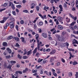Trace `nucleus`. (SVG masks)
Wrapping results in <instances>:
<instances>
[{
    "label": "nucleus",
    "instance_id": "nucleus-46",
    "mask_svg": "<svg viewBox=\"0 0 78 78\" xmlns=\"http://www.w3.org/2000/svg\"><path fill=\"white\" fill-rule=\"evenodd\" d=\"M69 76H72V72H70L69 73Z\"/></svg>",
    "mask_w": 78,
    "mask_h": 78
},
{
    "label": "nucleus",
    "instance_id": "nucleus-14",
    "mask_svg": "<svg viewBox=\"0 0 78 78\" xmlns=\"http://www.w3.org/2000/svg\"><path fill=\"white\" fill-rule=\"evenodd\" d=\"M56 50L55 49H54L53 50H52L51 51V52L50 54H51V55H53V54H55V53H56Z\"/></svg>",
    "mask_w": 78,
    "mask_h": 78
},
{
    "label": "nucleus",
    "instance_id": "nucleus-43",
    "mask_svg": "<svg viewBox=\"0 0 78 78\" xmlns=\"http://www.w3.org/2000/svg\"><path fill=\"white\" fill-rule=\"evenodd\" d=\"M38 15H39V16H40V17H41V18H42V19H43L44 16H42V15H41V14L40 13H38Z\"/></svg>",
    "mask_w": 78,
    "mask_h": 78
},
{
    "label": "nucleus",
    "instance_id": "nucleus-56",
    "mask_svg": "<svg viewBox=\"0 0 78 78\" xmlns=\"http://www.w3.org/2000/svg\"><path fill=\"white\" fill-rule=\"evenodd\" d=\"M55 30V28H53L50 31L51 32H53Z\"/></svg>",
    "mask_w": 78,
    "mask_h": 78
},
{
    "label": "nucleus",
    "instance_id": "nucleus-25",
    "mask_svg": "<svg viewBox=\"0 0 78 78\" xmlns=\"http://www.w3.org/2000/svg\"><path fill=\"white\" fill-rule=\"evenodd\" d=\"M31 51H32L31 50H30L28 51L27 54V55H31Z\"/></svg>",
    "mask_w": 78,
    "mask_h": 78
},
{
    "label": "nucleus",
    "instance_id": "nucleus-30",
    "mask_svg": "<svg viewBox=\"0 0 78 78\" xmlns=\"http://www.w3.org/2000/svg\"><path fill=\"white\" fill-rule=\"evenodd\" d=\"M37 25L36 24V23H35L34 24V30H36L37 29Z\"/></svg>",
    "mask_w": 78,
    "mask_h": 78
},
{
    "label": "nucleus",
    "instance_id": "nucleus-36",
    "mask_svg": "<svg viewBox=\"0 0 78 78\" xmlns=\"http://www.w3.org/2000/svg\"><path fill=\"white\" fill-rule=\"evenodd\" d=\"M15 28L17 30V31H19V26L18 25H16L15 26Z\"/></svg>",
    "mask_w": 78,
    "mask_h": 78
},
{
    "label": "nucleus",
    "instance_id": "nucleus-53",
    "mask_svg": "<svg viewBox=\"0 0 78 78\" xmlns=\"http://www.w3.org/2000/svg\"><path fill=\"white\" fill-rule=\"evenodd\" d=\"M20 23L21 24H23V23H24V21H23V20H21Z\"/></svg>",
    "mask_w": 78,
    "mask_h": 78
},
{
    "label": "nucleus",
    "instance_id": "nucleus-19",
    "mask_svg": "<svg viewBox=\"0 0 78 78\" xmlns=\"http://www.w3.org/2000/svg\"><path fill=\"white\" fill-rule=\"evenodd\" d=\"M28 68H26L25 69L23 70V73H26V72H28Z\"/></svg>",
    "mask_w": 78,
    "mask_h": 78
},
{
    "label": "nucleus",
    "instance_id": "nucleus-45",
    "mask_svg": "<svg viewBox=\"0 0 78 78\" xmlns=\"http://www.w3.org/2000/svg\"><path fill=\"white\" fill-rule=\"evenodd\" d=\"M69 28L71 30H74L73 29V26H69Z\"/></svg>",
    "mask_w": 78,
    "mask_h": 78
},
{
    "label": "nucleus",
    "instance_id": "nucleus-4",
    "mask_svg": "<svg viewBox=\"0 0 78 78\" xmlns=\"http://www.w3.org/2000/svg\"><path fill=\"white\" fill-rule=\"evenodd\" d=\"M8 16L10 17V20L12 22H14L15 21V19L12 17V16H11V14L10 13H9Z\"/></svg>",
    "mask_w": 78,
    "mask_h": 78
},
{
    "label": "nucleus",
    "instance_id": "nucleus-35",
    "mask_svg": "<svg viewBox=\"0 0 78 78\" xmlns=\"http://www.w3.org/2000/svg\"><path fill=\"white\" fill-rule=\"evenodd\" d=\"M37 44L38 49H39V48H40V46H41V44L39 43H37Z\"/></svg>",
    "mask_w": 78,
    "mask_h": 78
},
{
    "label": "nucleus",
    "instance_id": "nucleus-5",
    "mask_svg": "<svg viewBox=\"0 0 78 78\" xmlns=\"http://www.w3.org/2000/svg\"><path fill=\"white\" fill-rule=\"evenodd\" d=\"M59 8H60V12H59V14H60L61 13V12L62 11V9H63V8H62V5H59Z\"/></svg>",
    "mask_w": 78,
    "mask_h": 78
},
{
    "label": "nucleus",
    "instance_id": "nucleus-50",
    "mask_svg": "<svg viewBox=\"0 0 78 78\" xmlns=\"http://www.w3.org/2000/svg\"><path fill=\"white\" fill-rule=\"evenodd\" d=\"M32 72L33 73H36V72H37V70H32Z\"/></svg>",
    "mask_w": 78,
    "mask_h": 78
},
{
    "label": "nucleus",
    "instance_id": "nucleus-11",
    "mask_svg": "<svg viewBox=\"0 0 78 78\" xmlns=\"http://www.w3.org/2000/svg\"><path fill=\"white\" fill-rule=\"evenodd\" d=\"M12 65H11L10 64H9V65L7 67V69H9V70H12Z\"/></svg>",
    "mask_w": 78,
    "mask_h": 78
},
{
    "label": "nucleus",
    "instance_id": "nucleus-7",
    "mask_svg": "<svg viewBox=\"0 0 78 78\" xmlns=\"http://www.w3.org/2000/svg\"><path fill=\"white\" fill-rule=\"evenodd\" d=\"M42 36L44 38H47V34L46 33H43L42 34Z\"/></svg>",
    "mask_w": 78,
    "mask_h": 78
},
{
    "label": "nucleus",
    "instance_id": "nucleus-10",
    "mask_svg": "<svg viewBox=\"0 0 78 78\" xmlns=\"http://www.w3.org/2000/svg\"><path fill=\"white\" fill-rule=\"evenodd\" d=\"M9 18V16H8L7 17H3V20L5 21L6 22L7 20H8V19Z\"/></svg>",
    "mask_w": 78,
    "mask_h": 78
},
{
    "label": "nucleus",
    "instance_id": "nucleus-52",
    "mask_svg": "<svg viewBox=\"0 0 78 78\" xmlns=\"http://www.w3.org/2000/svg\"><path fill=\"white\" fill-rule=\"evenodd\" d=\"M44 73H45L47 75H48V76L49 75L48 74V72L47 71H44Z\"/></svg>",
    "mask_w": 78,
    "mask_h": 78
},
{
    "label": "nucleus",
    "instance_id": "nucleus-37",
    "mask_svg": "<svg viewBox=\"0 0 78 78\" xmlns=\"http://www.w3.org/2000/svg\"><path fill=\"white\" fill-rule=\"evenodd\" d=\"M16 7L17 8H21V7H22V5H16Z\"/></svg>",
    "mask_w": 78,
    "mask_h": 78
},
{
    "label": "nucleus",
    "instance_id": "nucleus-15",
    "mask_svg": "<svg viewBox=\"0 0 78 78\" xmlns=\"http://www.w3.org/2000/svg\"><path fill=\"white\" fill-rule=\"evenodd\" d=\"M13 39H14L15 41H20V38L17 37H13Z\"/></svg>",
    "mask_w": 78,
    "mask_h": 78
},
{
    "label": "nucleus",
    "instance_id": "nucleus-13",
    "mask_svg": "<svg viewBox=\"0 0 78 78\" xmlns=\"http://www.w3.org/2000/svg\"><path fill=\"white\" fill-rule=\"evenodd\" d=\"M69 54L70 56V57L69 58V59H71V58H73V57H74V55H72V52H69Z\"/></svg>",
    "mask_w": 78,
    "mask_h": 78
},
{
    "label": "nucleus",
    "instance_id": "nucleus-62",
    "mask_svg": "<svg viewBox=\"0 0 78 78\" xmlns=\"http://www.w3.org/2000/svg\"><path fill=\"white\" fill-rule=\"evenodd\" d=\"M28 31L29 32H33V31L30 29H28Z\"/></svg>",
    "mask_w": 78,
    "mask_h": 78
},
{
    "label": "nucleus",
    "instance_id": "nucleus-28",
    "mask_svg": "<svg viewBox=\"0 0 78 78\" xmlns=\"http://www.w3.org/2000/svg\"><path fill=\"white\" fill-rule=\"evenodd\" d=\"M73 64L74 66H75V65H76V64H78V62H76V61H74L73 62Z\"/></svg>",
    "mask_w": 78,
    "mask_h": 78
},
{
    "label": "nucleus",
    "instance_id": "nucleus-29",
    "mask_svg": "<svg viewBox=\"0 0 78 78\" xmlns=\"http://www.w3.org/2000/svg\"><path fill=\"white\" fill-rule=\"evenodd\" d=\"M68 50L69 51H75V49H72V48H68Z\"/></svg>",
    "mask_w": 78,
    "mask_h": 78
},
{
    "label": "nucleus",
    "instance_id": "nucleus-2",
    "mask_svg": "<svg viewBox=\"0 0 78 78\" xmlns=\"http://www.w3.org/2000/svg\"><path fill=\"white\" fill-rule=\"evenodd\" d=\"M64 39H65V38H64L63 37H60L59 36L58 37V40L59 41H60V42H62L64 41Z\"/></svg>",
    "mask_w": 78,
    "mask_h": 78
},
{
    "label": "nucleus",
    "instance_id": "nucleus-34",
    "mask_svg": "<svg viewBox=\"0 0 78 78\" xmlns=\"http://www.w3.org/2000/svg\"><path fill=\"white\" fill-rule=\"evenodd\" d=\"M17 57L18 58H19V59H22V56L20 55V54H18L17 55Z\"/></svg>",
    "mask_w": 78,
    "mask_h": 78
},
{
    "label": "nucleus",
    "instance_id": "nucleus-22",
    "mask_svg": "<svg viewBox=\"0 0 78 78\" xmlns=\"http://www.w3.org/2000/svg\"><path fill=\"white\" fill-rule=\"evenodd\" d=\"M10 63H11L12 65H13V64H16V62L15 61L12 60L10 61Z\"/></svg>",
    "mask_w": 78,
    "mask_h": 78
},
{
    "label": "nucleus",
    "instance_id": "nucleus-23",
    "mask_svg": "<svg viewBox=\"0 0 78 78\" xmlns=\"http://www.w3.org/2000/svg\"><path fill=\"white\" fill-rule=\"evenodd\" d=\"M20 39L21 40V42H25V38L23 37H21L20 38Z\"/></svg>",
    "mask_w": 78,
    "mask_h": 78
},
{
    "label": "nucleus",
    "instance_id": "nucleus-18",
    "mask_svg": "<svg viewBox=\"0 0 78 78\" xmlns=\"http://www.w3.org/2000/svg\"><path fill=\"white\" fill-rule=\"evenodd\" d=\"M13 38V37H12V36H9L7 38V40H10L11 39H12Z\"/></svg>",
    "mask_w": 78,
    "mask_h": 78
},
{
    "label": "nucleus",
    "instance_id": "nucleus-48",
    "mask_svg": "<svg viewBox=\"0 0 78 78\" xmlns=\"http://www.w3.org/2000/svg\"><path fill=\"white\" fill-rule=\"evenodd\" d=\"M64 44H66V46L67 47H69V43L67 42H66Z\"/></svg>",
    "mask_w": 78,
    "mask_h": 78
},
{
    "label": "nucleus",
    "instance_id": "nucleus-40",
    "mask_svg": "<svg viewBox=\"0 0 78 78\" xmlns=\"http://www.w3.org/2000/svg\"><path fill=\"white\" fill-rule=\"evenodd\" d=\"M15 47H20V45H19L18 43H16V45H15Z\"/></svg>",
    "mask_w": 78,
    "mask_h": 78
},
{
    "label": "nucleus",
    "instance_id": "nucleus-55",
    "mask_svg": "<svg viewBox=\"0 0 78 78\" xmlns=\"http://www.w3.org/2000/svg\"><path fill=\"white\" fill-rule=\"evenodd\" d=\"M37 51L36 50H34L33 52V55L34 56V54L35 55V53H36Z\"/></svg>",
    "mask_w": 78,
    "mask_h": 78
},
{
    "label": "nucleus",
    "instance_id": "nucleus-9",
    "mask_svg": "<svg viewBox=\"0 0 78 78\" xmlns=\"http://www.w3.org/2000/svg\"><path fill=\"white\" fill-rule=\"evenodd\" d=\"M6 50L8 51L9 54H11V53H12V51H11V49H10L9 48H7Z\"/></svg>",
    "mask_w": 78,
    "mask_h": 78
},
{
    "label": "nucleus",
    "instance_id": "nucleus-8",
    "mask_svg": "<svg viewBox=\"0 0 78 78\" xmlns=\"http://www.w3.org/2000/svg\"><path fill=\"white\" fill-rule=\"evenodd\" d=\"M58 30H62L64 29V27L61 25H58Z\"/></svg>",
    "mask_w": 78,
    "mask_h": 78
},
{
    "label": "nucleus",
    "instance_id": "nucleus-12",
    "mask_svg": "<svg viewBox=\"0 0 78 78\" xmlns=\"http://www.w3.org/2000/svg\"><path fill=\"white\" fill-rule=\"evenodd\" d=\"M32 6L31 7V9H34V6H36V4L35 3H33L31 4Z\"/></svg>",
    "mask_w": 78,
    "mask_h": 78
},
{
    "label": "nucleus",
    "instance_id": "nucleus-6",
    "mask_svg": "<svg viewBox=\"0 0 78 78\" xmlns=\"http://www.w3.org/2000/svg\"><path fill=\"white\" fill-rule=\"evenodd\" d=\"M59 0H51L50 1L51 3H53L54 2L55 3H57V2H59Z\"/></svg>",
    "mask_w": 78,
    "mask_h": 78
},
{
    "label": "nucleus",
    "instance_id": "nucleus-27",
    "mask_svg": "<svg viewBox=\"0 0 78 78\" xmlns=\"http://www.w3.org/2000/svg\"><path fill=\"white\" fill-rule=\"evenodd\" d=\"M36 9L37 12H39V9H40V7H39V6H37L36 7Z\"/></svg>",
    "mask_w": 78,
    "mask_h": 78
},
{
    "label": "nucleus",
    "instance_id": "nucleus-51",
    "mask_svg": "<svg viewBox=\"0 0 78 78\" xmlns=\"http://www.w3.org/2000/svg\"><path fill=\"white\" fill-rule=\"evenodd\" d=\"M5 21L3 20L0 21V23H5Z\"/></svg>",
    "mask_w": 78,
    "mask_h": 78
},
{
    "label": "nucleus",
    "instance_id": "nucleus-17",
    "mask_svg": "<svg viewBox=\"0 0 78 78\" xmlns=\"http://www.w3.org/2000/svg\"><path fill=\"white\" fill-rule=\"evenodd\" d=\"M15 73L17 75L18 73H19L20 74H22V72L20 71H18L16 72Z\"/></svg>",
    "mask_w": 78,
    "mask_h": 78
},
{
    "label": "nucleus",
    "instance_id": "nucleus-31",
    "mask_svg": "<svg viewBox=\"0 0 78 78\" xmlns=\"http://www.w3.org/2000/svg\"><path fill=\"white\" fill-rule=\"evenodd\" d=\"M43 61V59H41L40 58H39L38 59V62H39V63H40L41 61Z\"/></svg>",
    "mask_w": 78,
    "mask_h": 78
},
{
    "label": "nucleus",
    "instance_id": "nucleus-41",
    "mask_svg": "<svg viewBox=\"0 0 78 78\" xmlns=\"http://www.w3.org/2000/svg\"><path fill=\"white\" fill-rule=\"evenodd\" d=\"M8 6V3H4L3 5L4 7H6Z\"/></svg>",
    "mask_w": 78,
    "mask_h": 78
},
{
    "label": "nucleus",
    "instance_id": "nucleus-42",
    "mask_svg": "<svg viewBox=\"0 0 78 78\" xmlns=\"http://www.w3.org/2000/svg\"><path fill=\"white\" fill-rule=\"evenodd\" d=\"M6 59H10L11 56L10 55H7L5 56Z\"/></svg>",
    "mask_w": 78,
    "mask_h": 78
},
{
    "label": "nucleus",
    "instance_id": "nucleus-58",
    "mask_svg": "<svg viewBox=\"0 0 78 78\" xmlns=\"http://www.w3.org/2000/svg\"><path fill=\"white\" fill-rule=\"evenodd\" d=\"M63 6L64 7V8H67V4H66V3H64Z\"/></svg>",
    "mask_w": 78,
    "mask_h": 78
},
{
    "label": "nucleus",
    "instance_id": "nucleus-39",
    "mask_svg": "<svg viewBox=\"0 0 78 78\" xmlns=\"http://www.w3.org/2000/svg\"><path fill=\"white\" fill-rule=\"evenodd\" d=\"M52 74L54 76H55L56 77L57 76V74H56V73L55 72H53Z\"/></svg>",
    "mask_w": 78,
    "mask_h": 78
},
{
    "label": "nucleus",
    "instance_id": "nucleus-60",
    "mask_svg": "<svg viewBox=\"0 0 78 78\" xmlns=\"http://www.w3.org/2000/svg\"><path fill=\"white\" fill-rule=\"evenodd\" d=\"M39 55V52H37V53L35 55V56H37V57H39V56H38V55Z\"/></svg>",
    "mask_w": 78,
    "mask_h": 78
},
{
    "label": "nucleus",
    "instance_id": "nucleus-33",
    "mask_svg": "<svg viewBox=\"0 0 78 78\" xmlns=\"http://www.w3.org/2000/svg\"><path fill=\"white\" fill-rule=\"evenodd\" d=\"M12 13L13 16H16V11L14 10L12 11Z\"/></svg>",
    "mask_w": 78,
    "mask_h": 78
},
{
    "label": "nucleus",
    "instance_id": "nucleus-26",
    "mask_svg": "<svg viewBox=\"0 0 78 78\" xmlns=\"http://www.w3.org/2000/svg\"><path fill=\"white\" fill-rule=\"evenodd\" d=\"M39 17H37L35 18V20H34V21H33L32 22L34 23H36V21H37V20H38Z\"/></svg>",
    "mask_w": 78,
    "mask_h": 78
},
{
    "label": "nucleus",
    "instance_id": "nucleus-24",
    "mask_svg": "<svg viewBox=\"0 0 78 78\" xmlns=\"http://www.w3.org/2000/svg\"><path fill=\"white\" fill-rule=\"evenodd\" d=\"M54 61V57H51L50 58V62H53Z\"/></svg>",
    "mask_w": 78,
    "mask_h": 78
},
{
    "label": "nucleus",
    "instance_id": "nucleus-63",
    "mask_svg": "<svg viewBox=\"0 0 78 78\" xmlns=\"http://www.w3.org/2000/svg\"><path fill=\"white\" fill-rule=\"evenodd\" d=\"M61 60L62 62H65V60L64 59V58H62Z\"/></svg>",
    "mask_w": 78,
    "mask_h": 78
},
{
    "label": "nucleus",
    "instance_id": "nucleus-64",
    "mask_svg": "<svg viewBox=\"0 0 78 78\" xmlns=\"http://www.w3.org/2000/svg\"><path fill=\"white\" fill-rule=\"evenodd\" d=\"M46 51H50V49L49 48L47 49L46 50Z\"/></svg>",
    "mask_w": 78,
    "mask_h": 78
},
{
    "label": "nucleus",
    "instance_id": "nucleus-38",
    "mask_svg": "<svg viewBox=\"0 0 78 78\" xmlns=\"http://www.w3.org/2000/svg\"><path fill=\"white\" fill-rule=\"evenodd\" d=\"M27 58H28V56H23V59H27Z\"/></svg>",
    "mask_w": 78,
    "mask_h": 78
},
{
    "label": "nucleus",
    "instance_id": "nucleus-3",
    "mask_svg": "<svg viewBox=\"0 0 78 78\" xmlns=\"http://www.w3.org/2000/svg\"><path fill=\"white\" fill-rule=\"evenodd\" d=\"M57 19L59 21V22H61V24H63V22H62V18L61 16H58L57 17Z\"/></svg>",
    "mask_w": 78,
    "mask_h": 78
},
{
    "label": "nucleus",
    "instance_id": "nucleus-1",
    "mask_svg": "<svg viewBox=\"0 0 78 78\" xmlns=\"http://www.w3.org/2000/svg\"><path fill=\"white\" fill-rule=\"evenodd\" d=\"M14 24V23L12 21L10 22L9 23V25H10V28L12 29L15 26V25Z\"/></svg>",
    "mask_w": 78,
    "mask_h": 78
},
{
    "label": "nucleus",
    "instance_id": "nucleus-54",
    "mask_svg": "<svg viewBox=\"0 0 78 78\" xmlns=\"http://www.w3.org/2000/svg\"><path fill=\"white\" fill-rule=\"evenodd\" d=\"M69 16H70V17H71L72 19H73V17H74V16H73L72 15V14L70 13L69 14Z\"/></svg>",
    "mask_w": 78,
    "mask_h": 78
},
{
    "label": "nucleus",
    "instance_id": "nucleus-49",
    "mask_svg": "<svg viewBox=\"0 0 78 78\" xmlns=\"http://www.w3.org/2000/svg\"><path fill=\"white\" fill-rule=\"evenodd\" d=\"M75 23H76V22L75 21L74 22H73L72 23H71L70 25H71V26H72V25H74Z\"/></svg>",
    "mask_w": 78,
    "mask_h": 78
},
{
    "label": "nucleus",
    "instance_id": "nucleus-20",
    "mask_svg": "<svg viewBox=\"0 0 78 78\" xmlns=\"http://www.w3.org/2000/svg\"><path fill=\"white\" fill-rule=\"evenodd\" d=\"M12 5H13V3L10 1H9L8 3V6H11Z\"/></svg>",
    "mask_w": 78,
    "mask_h": 78
},
{
    "label": "nucleus",
    "instance_id": "nucleus-57",
    "mask_svg": "<svg viewBox=\"0 0 78 78\" xmlns=\"http://www.w3.org/2000/svg\"><path fill=\"white\" fill-rule=\"evenodd\" d=\"M76 77V78H78V72H76V74L75 75Z\"/></svg>",
    "mask_w": 78,
    "mask_h": 78
},
{
    "label": "nucleus",
    "instance_id": "nucleus-59",
    "mask_svg": "<svg viewBox=\"0 0 78 78\" xmlns=\"http://www.w3.org/2000/svg\"><path fill=\"white\" fill-rule=\"evenodd\" d=\"M43 24V22H40L39 23V24L40 25H42V24Z\"/></svg>",
    "mask_w": 78,
    "mask_h": 78
},
{
    "label": "nucleus",
    "instance_id": "nucleus-47",
    "mask_svg": "<svg viewBox=\"0 0 78 78\" xmlns=\"http://www.w3.org/2000/svg\"><path fill=\"white\" fill-rule=\"evenodd\" d=\"M73 19H74V21H76V19H77V17L76 16L74 17L73 16V18H72Z\"/></svg>",
    "mask_w": 78,
    "mask_h": 78
},
{
    "label": "nucleus",
    "instance_id": "nucleus-21",
    "mask_svg": "<svg viewBox=\"0 0 78 78\" xmlns=\"http://www.w3.org/2000/svg\"><path fill=\"white\" fill-rule=\"evenodd\" d=\"M23 12H25V13H30V12H28V10L27 9L23 10Z\"/></svg>",
    "mask_w": 78,
    "mask_h": 78
},
{
    "label": "nucleus",
    "instance_id": "nucleus-44",
    "mask_svg": "<svg viewBox=\"0 0 78 78\" xmlns=\"http://www.w3.org/2000/svg\"><path fill=\"white\" fill-rule=\"evenodd\" d=\"M71 6H72L73 5V6L75 5V2L74 1H73L72 2H71Z\"/></svg>",
    "mask_w": 78,
    "mask_h": 78
},
{
    "label": "nucleus",
    "instance_id": "nucleus-32",
    "mask_svg": "<svg viewBox=\"0 0 78 78\" xmlns=\"http://www.w3.org/2000/svg\"><path fill=\"white\" fill-rule=\"evenodd\" d=\"M11 8L13 10H14V9H15V6L14 5V4H12L11 5Z\"/></svg>",
    "mask_w": 78,
    "mask_h": 78
},
{
    "label": "nucleus",
    "instance_id": "nucleus-61",
    "mask_svg": "<svg viewBox=\"0 0 78 78\" xmlns=\"http://www.w3.org/2000/svg\"><path fill=\"white\" fill-rule=\"evenodd\" d=\"M22 2L23 3H27V1L26 0H23L22 1Z\"/></svg>",
    "mask_w": 78,
    "mask_h": 78
},
{
    "label": "nucleus",
    "instance_id": "nucleus-16",
    "mask_svg": "<svg viewBox=\"0 0 78 78\" xmlns=\"http://www.w3.org/2000/svg\"><path fill=\"white\" fill-rule=\"evenodd\" d=\"M2 45L4 47H6L8 45V43L6 42H3L2 43Z\"/></svg>",
    "mask_w": 78,
    "mask_h": 78
}]
</instances>
